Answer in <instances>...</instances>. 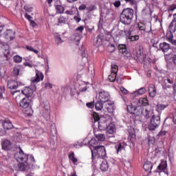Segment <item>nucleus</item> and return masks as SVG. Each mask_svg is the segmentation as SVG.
<instances>
[{
  "instance_id": "63",
  "label": "nucleus",
  "mask_w": 176,
  "mask_h": 176,
  "mask_svg": "<svg viewBox=\"0 0 176 176\" xmlns=\"http://www.w3.org/2000/svg\"><path fill=\"white\" fill-rule=\"evenodd\" d=\"M87 8V6L85 4H82L79 6L78 10H85Z\"/></svg>"
},
{
  "instance_id": "52",
  "label": "nucleus",
  "mask_w": 176,
  "mask_h": 176,
  "mask_svg": "<svg viewBox=\"0 0 176 176\" xmlns=\"http://www.w3.org/2000/svg\"><path fill=\"white\" fill-rule=\"evenodd\" d=\"M146 92V89L145 87L140 88L138 90V94H140V96H142V94H145Z\"/></svg>"
},
{
  "instance_id": "16",
  "label": "nucleus",
  "mask_w": 176,
  "mask_h": 176,
  "mask_svg": "<svg viewBox=\"0 0 176 176\" xmlns=\"http://www.w3.org/2000/svg\"><path fill=\"white\" fill-rule=\"evenodd\" d=\"M148 94L149 97L151 98H155L156 97V94H157V91H156V87L153 84H150L148 87Z\"/></svg>"
},
{
  "instance_id": "36",
  "label": "nucleus",
  "mask_w": 176,
  "mask_h": 176,
  "mask_svg": "<svg viewBox=\"0 0 176 176\" xmlns=\"http://www.w3.org/2000/svg\"><path fill=\"white\" fill-rule=\"evenodd\" d=\"M1 49L6 52L7 54H10V50H9V45L6 43H1Z\"/></svg>"
},
{
  "instance_id": "31",
  "label": "nucleus",
  "mask_w": 176,
  "mask_h": 176,
  "mask_svg": "<svg viewBox=\"0 0 176 176\" xmlns=\"http://www.w3.org/2000/svg\"><path fill=\"white\" fill-rule=\"evenodd\" d=\"M101 171H108V168H109V165H108V162L105 160L102 161L100 167Z\"/></svg>"
},
{
  "instance_id": "9",
  "label": "nucleus",
  "mask_w": 176,
  "mask_h": 176,
  "mask_svg": "<svg viewBox=\"0 0 176 176\" xmlns=\"http://www.w3.org/2000/svg\"><path fill=\"white\" fill-rule=\"evenodd\" d=\"M43 78H45L43 73L36 69V76L31 78V82L32 83H39L41 80H43Z\"/></svg>"
},
{
  "instance_id": "19",
  "label": "nucleus",
  "mask_w": 176,
  "mask_h": 176,
  "mask_svg": "<svg viewBox=\"0 0 176 176\" xmlns=\"http://www.w3.org/2000/svg\"><path fill=\"white\" fill-rule=\"evenodd\" d=\"M89 148L91 149V153L93 152L94 149H97L100 146L98 142L96 139H91L89 142Z\"/></svg>"
},
{
  "instance_id": "55",
  "label": "nucleus",
  "mask_w": 176,
  "mask_h": 176,
  "mask_svg": "<svg viewBox=\"0 0 176 176\" xmlns=\"http://www.w3.org/2000/svg\"><path fill=\"white\" fill-rule=\"evenodd\" d=\"M88 72L90 76H94V67H90L88 68Z\"/></svg>"
},
{
  "instance_id": "4",
  "label": "nucleus",
  "mask_w": 176,
  "mask_h": 176,
  "mask_svg": "<svg viewBox=\"0 0 176 176\" xmlns=\"http://www.w3.org/2000/svg\"><path fill=\"white\" fill-rule=\"evenodd\" d=\"M136 61L145 63L146 61V54H144V47L142 45H137L135 50Z\"/></svg>"
},
{
  "instance_id": "27",
  "label": "nucleus",
  "mask_w": 176,
  "mask_h": 176,
  "mask_svg": "<svg viewBox=\"0 0 176 176\" xmlns=\"http://www.w3.org/2000/svg\"><path fill=\"white\" fill-rule=\"evenodd\" d=\"M54 7L57 14H63V13H64V10H65L64 6L61 5L56 4L54 5Z\"/></svg>"
},
{
  "instance_id": "48",
  "label": "nucleus",
  "mask_w": 176,
  "mask_h": 176,
  "mask_svg": "<svg viewBox=\"0 0 176 176\" xmlns=\"http://www.w3.org/2000/svg\"><path fill=\"white\" fill-rule=\"evenodd\" d=\"M126 3H129L131 6L137 5V0H124Z\"/></svg>"
},
{
  "instance_id": "34",
  "label": "nucleus",
  "mask_w": 176,
  "mask_h": 176,
  "mask_svg": "<svg viewBox=\"0 0 176 176\" xmlns=\"http://www.w3.org/2000/svg\"><path fill=\"white\" fill-rule=\"evenodd\" d=\"M23 68L22 65H18L17 66L13 68V74L15 76H19L20 75V71Z\"/></svg>"
},
{
  "instance_id": "60",
  "label": "nucleus",
  "mask_w": 176,
  "mask_h": 176,
  "mask_svg": "<svg viewBox=\"0 0 176 176\" xmlns=\"http://www.w3.org/2000/svg\"><path fill=\"white\" fill-rule=\"evenodd\" d=\"M28 156V157L30 158V160L31 162V163H35V158L34 157V155H27Z\"/></svg>"
},
{
  "instance_id": "26",
  "label": "nucleus",
  "mask_w": 176,
  "mask_h": 176,
  "mask_svg": "<svg viewBox=\"0 0 176 176\" xmlns=\"http://www.w3.org/2000/svg\"><path fill=\"white\" fill-rule=\"evenodd\" d=\"M118 47L120 53H122V54L124 55L129 54L127 57H130V54H129V51H127V48L126 47L125 45H120Z\"/></svg>"
},
{
  "instance_id": "12",
  "label": "nucleus",
  "mask_w": 176,
  "mask_h": 176,
  "mask_svg": "<svg viewBox=\"0 0 176 176\" xmlns=\"http://www.w3.org/2000/svg\"><path fill=\"white\" fill-rule=\"evenodd\" d=\"M127 111L129 112V113L135 115V116H140V109L135 106H133V104L127 106Z\"/></svg>"
},
{
  "instance_id": "35",
  "label": "nucleus",
  "mask_w": 176,
  "mask_h": 176,
  "mask_svg": "<svg viewBox=\"0 0 176 176\" xmlns=\"http://www.w3.org/2000/svg\"><path fill=\"white\" fill-rule=\"evenodd\" d=\"M167 168V162L162 161L160 164L157 166V170L160 171H164Z\"/></svg>"
},
{
  "instance_id": "14",
  "label": "nucleus",
  "mask_w": 176,
  "mask_h": 176,
  "mask_svg": "<svg viewBox=\"0 0 176 176\" xmlns=\"http://www.w3.org/2000/svg\"><path fill=\"white\" fill-rule=\"evenodd\" d=\"M19 105L21 108L27 109L31 105V100L28 98H23L19 102Z\"/></svg>"
},
{
  "instance_id": "18",
  "label": "nucleus",
  "mask_w": 176,
  "mask_h": 176,
  "mask_svg": "<svg viewBox=\"0 0 176 176\" xmlns=\"http://www.w3.org/2000/svg\"><path fill=\"white\" fill-rule=\"evenodd\" d=\"M4 36L8 41H13L14 39V32L12 30H7L4 32Z\"/></svg>"
},
{
  "instance_id": "39",
  "label": "nucleus",
  "mask_w": 176,
  "mask_h": 176,
  "mask_svg": "<svg viewBox=\"0 0 176 176\" xmlns=\"http://www.w3.org/2000/svg\"><path fill=\"white\" fill-rule=\"evenodd\" d=\"M69 159L72 160L74 164H76V163H78V159L75 157V153L74 152H72L69 155Z\"/></svg>"
},
{
  "instance_id": "13",
  "label": "nucleus",
  "mask_w": 176,
  "mask_h": 176,
  "mask_svg": "<svg viewBox=\"0 0 176 176\" xmlns=\"http://www.w3.org/2000/svg\"><path fill=\"white\" fill-rule=\"evenodd\" d=\"M1 124L3 126V129L4 130H12V129H14V126H13V124L12 123V121H10L8 119H6L1 122Z\"/></svg>"
},
{
  "instance_id": "59",
  "label": "nucleus",
  "mask_w": 176,
  "mask_h": 176,
  "mask_svg": "<svg viewBox=\"0 0 176 176\" xmlns=\"http://www.w3.org/2000/svg\"><path fill=\"white\" fill-rule=\"evenodd\" d=\"M3 93H5V87L1 86L0 87V96L3 97Z\"/></svg>"
},
{
  "instance_id": "28",
  "label": "nucleus",
  "mask_w": 176,
  "mask_h": 176,
  "mask_svg": "<svg viewBox=\"0 0 176 176\" xmlns=\"http://www.w3.org/2000/svg\"><path fill=\"white\" fill-rule=\"evenodd\" d=\"M153 167V164L151 161H147L145 162V164L143 165V168L145 170V171H151L152 170V168Z\"/></svg>"
},
{
  "instance_id": "5",
  "label": "nucleus",
  "mask_w": 176,
  "mask_h": 176,
  "mask_svg": "<svg viewBox=\"0 0 176 176\" xmlns=\"http://www.w3.org/2000/svg\"><path fill=\"white\" fill-rule=\"evenodd\" d=\"M7 86L8 89H10L11 94H12V96H14L16 93H20V91L19 90L13 91V90H16V89H18L19 86H24V84L20 81H16V80H12L8 82Z\"/></svg>"
},
{
  "instance_id": "43",
  "label": "nucleus",
  "mask_w": 176,
  "mask_h": 176,
  "mask_svg": "<svg viewBox=\"0 0 176 176\" xmlns=\"http://www.w3.org/2000/svg\"><path fill=\"white\" fill-rule=\"evenodd\" d=\"M118 65L113 64L111 65V74H118Z\"/></svg>"
},
{
  "instance_id": "22",
  "label": "nucleus",
  "mask_w": 176,
  "mask_h": 176,
  "mask_svg": "<svg viewBox=\"0 0 176 176\" xmlns=\"http://www.w3.org/2000/svg\"><path fill=\"white\" fill-rule=\"evenodd\" d=\"M170 32H175L176 28V13L173 14V19L172 20L171 23L168 27Z\"/></svg>"
},
{
  "instance_id": "24",
  "label": "nucleus",
  "mask_w": 176,
  "mask_h": 176,
  "mask_svg": "<svg viewBox=\"0 0 176 176\" xmlns=\"http://www.w3.org/2000/svg\"><path fill=\"white\" fill-rule=\"evenodd\" d=\"M156 107V111L158 112V116H160L162 111H164V109L168 107V104H157Z\"/></svg>"
},
{
  "instance_id": "23",
  "label": "nucleus",
  "mask_w": 176,
  "mask_h": 176,
  "mask_svg": "<svg viewBox=\"0 0 176 176\" xmlns=\"http://www.w3.org/2000/svg\"><path fill=\"white\" fill-rule=\"evenodd\" d=\"M43 116L45 118L46 120H50V107L45 106V110L43 113Z\"/></svg>"
},
{
  "instance_id": "40",
  "label": "nucleus",
  "mask_w": 176,
  "mask_h": 176,
  "mask_svg": "<svg viewBox=\"0 0 176 176\" xmlns=\"http://www.w3.org/2000/svg\"><path fill=\"white\" fill-rule=\"evenodd\" d=\"M67 21V18L60 16L58 19V25H61V24H66Z\"/></svg>"
},
{
  "instance_id": "25",
  "label": "nucleus",
  "mask_w": 176,
  "mask_h": 176,
  "mask_svg": "<svg viewBox=\"0 0 176 176\" xmlns=\"http://www.w3.org/2000/svg\"><path fill=\"white\" fill-rule=\"evenodd\" d=\"M140 39V36L132 35L131 30H129V36L126 37V41H130V42H135Z\"/></svg>"
},
{
  "instance_id": "6",
  "label": "nucleus",
  "mask_w": 176,
  "mask_h": 176,
  "mask_svg": "<svg viewBox=\"0 0 176 176\" xmlns=\"http://www.w3.org/2000/svg\"><path fill=\"white\" fill-rule=\"evenodd\" d=\"M160 126V116L153 115L148 124V130L153 131L155 129H157Z\"/></svg>"
},
{
  "instance_id": "21",
  "label": "nucleus",
  "mask_w": 176,
  "mask_h": 176,
  "mask_svg": "<svg viewBox=\"0 0 176 176\" xmlns=\"http://www.w3.org/2000/svg\"><path fill=\"white\" fill-rule=\"evenodd\" d=\"M116 36H118V38H124L127 39V38L130 36V30H120L118 34L116 35Z\"/></svg>"
},
{
  "instance_id": "32",
  "label": "nucleus",
  "mask_w": 176,
  "mask_h": 176,
  "mask_svg": "<svg viewBox=\"0 0 176 176\" xmlns=\"http://www.w3.org/2000/svg\"><path fill=\"white\" fill-rule=\"evenodd\" d=\"M128 132L129 134V138L131 141H133V140H135V130L134 129V128H130L128 129Z\"/></svg>"
},
{
  "instance_id": "54",
  "label": "nucleus",
  "mask_w": 176,
  "mask_h": 176,
  "mask_svg": "<svg viewBox=\"0 0 176 176\" xmlns=\"http://www.w3.org/2000/svg\"><path fill=\"white\" fill-rule=\"evenodd\" d=\"M55 41L57 45H58L59 43H63V40L61 39V37H60L59 36H55Z\"/></svg>"
},
{
  "instance_id": "56",
  "label": "nucleus",
  "mask_w": 176,
  "mask_h": 176,
  "mask_svg": "<svg viewBox=\"0 0 176 176\" xmlns=\"http://www.w3.org/2000/svg\"><path fill=\"white\" fill-rule=\"evenodd\" d=\"M162 89L163 90H167L168 89H171V85H167V83H164L162 85Z\"/></svg>"
},
{
  "instance_id": "17",
  "label": "nucleus",
  "mask_w": 176,
  "mask_h": 176,
  "mask_svg": "<svg viewBox=\"0 0 176 176\" xmlns=\"http://www.w3.org/2000/svg\"><path fill=\"white\" fill-rule=\"evenodd\" d=\"M22 94L25 96V98H30V97H32V94H34V90L28 87H26L23 90L21 91Z\"/></svg>"
},
{
  "instance_id": "61",
  "label": "nucleus",
  "mask_w": 176,
  "mask_h": 176,
  "mask_svg": "<svg viewBox=\"0 0 176 176\" xmlns=\"http://www.w3.org/2000/svg\"><path fill=\"white\" fill-rule=\"evenodd\" d=\"M120 91H122V93L124 94H129V91H127V89H126L124 87H121Z\"/></svg>"
},
{
  "instance_id": "46",
  "label": "nucleus",
  "mask_w": 176,
  "mask_h": 176,
  "mask_svg": "<svg viewBox=\"0 0 176 176\" xmlns=\"http://www.w3.org/2000/svg\"><path fill=\"white\" fill-rule=\"evenodd\" d=\"M176 9V2L168 7V12H174Z\"/></svg>"
},
{
  "instance_id": "37",
  "label": "nucleus",
  "mask_w": 176,
  "mask_h": 176,
  "mask_svg": "<svg viewBox=\"0 0 176 176\" xmlns=\"http://www.w3.org/2000/svg\"><path fill=\"white\" fill-rule=\"evenodd\" d=\"M116 130V129H115V124H109L107 127V133H109V134H113Z\"/></svg>"
},
{
  "instance_id": "10",
  "label": "nucleus",
  "mask_w": 176,
  "mask_h": 176,
  "mask_svg": "<svg viewBox=\"0 0 176 176\" xmlns=\"http://www.w3.org/2000/svg\"><path fill=\"white\" fill-rule=\"evenodd\" d=\"M110 96L109 93L105 91H100L99 92L98 99L103 102H108L109 101Z\"/></svg>"
},
{
  "instance_id": "44",
  "label": "nucleus",
  "mask_w": 176,
  "mask_h": 176,
  "mask_svg": "<svg viewBox=\"0 0 176 176\" xmlns=\"http://www.w3.org/2000/svg\"><path fill=\"white\" fill-rule=\"evenodd\" d=\"M13 60L14 61V63H21V61H23V58H21L20 56L19 55H16L13 57Z\"/></svg>"
},
{
  "instance_id": "29",
  "label": "nucleus",
  "mask_w": 176,
  "mask_h": 176,
  "mask_svg": "<svg viewBox=\"0 0 176 176\" xmlns=\"http://www.w3.org/2000/svg\"><path fill=\"white\" fill-rule=\"evenodd\" d=\"M138 102L139 105H142L143 107H147V105H149V101L148 100V99L146 98H140L138 100Z\"/></svg>"
},
{
  "instance_id": "42",
  "label": "nucleus",
  "mask_w": 176,
  "mask_h": 176,
  "mask_svg": "<svg viewBox=\"0 0 176 176\" xmlns=\"http://www.w3.org/2000/svg\"><path fill=\"white\" fill-rule=\"evenodd\" d=\"M96 138H97L98 141H105V135L99 133L96 135Z\"/></svg>"
},
{
  "instance_id": "45",
  "label": "nucleus",
  "mask_w": 176,
  "mask_h": 176,
  "mask_svg": "<svg viewBox=\"0 0 176 176\" xmlns=\"http://www.w3.org/2000/svg\"><path fill=\"white\" fill-rule=\"evenodd\" d=\"M109 79L110 82H115V80H116V74L111 73V74L109 76Z\"/></svg>"
},
{
  "instance_id": "64",
  "label": "nucleus",
  "mask_w": 176,
  "mask_h": 176,
  "mask_svg": "<svg viewBox=\"0 0 176 176\" xmlns=\"http://www.w3.org/2000/svg\"><path fill=\"white\" fill-rule=\"evenodd\" d=\"M173 122H175V124H176V111H175L173 113Z\"/></svg>"
},
{
  "instance_id": "3",
  "label": "nucleus",
  "mask_w": 176,
  "mask_h": 176,
  "mask_svg": "<svg viewBox=\"0 0 176 176\" xmlns=\"http://www.w3.org/2000/svg\"><path fill=\"white\" fill-rule=\"evenodd\" d=\"M33 168L34 164H31L30 160L18 164V171H26V176H34V173L28 171V170H33Z\"/></svg>"
},
{
  "instance_id": "1",
  "label": "nucleus",
  "mask_w": 176,
  "mask_h": 176,
  "mask_svg": "<svg viewBox=\"0 0 176 176\" xmlns=\"http://www.w3.org/2000/svg\"><path fill=\"white\" fill-rule=\"evenodd\" d=\"M134 19V10L131 8H124L120 15V21L124 25H130Z\"/></svg>"
},
{
  "instance_id": "15",
  "label": "nucleus",
  "mask_w": 176,
  "mask_h": 176,
  "mask_svg": "<svg viewBox=\"0 0 176 176\" xmlns=\"http://www.w3.org/2000/svg\"><path fill=\"white\" fill-rule=\"evenodd\" d=\"M171 49V47L170 46V44L163 42L160 43L159 45V50H161V52H163V53H167L168 50Z\"/></svg>"
},
{
  "instance_id": "8",
  "label": "nucleus",
  "mask_w": 176,
  "mask_h": 176,
  "mask_svg": "<svg viewBox=\"0 0 176 176\" xmlns=\"http://www.w3.org/2000/svg\"><path fill=\"white\" fill-rule=\"evenodd\" d=\"M108 36L109 34H107V33H100L96 38L94 39V44L95 46H101L102 45V43L104 41L105 36Z\"/></svg>"
},
{
  "instance_id": "57",
  "label": "nucleus",
  "mask_w": 176,
  "mask_h": 176,
  "mask_svg": "<svg viewBox=\"0 0 176 176\" xmlns=\"http://www.w3.org/2000/svg\"><path fill=\"white\" fill-rule=\"evenodd\" d=\"M95 105H96V104H94V102H91L87 103V107L88 108L93 109V108H94Z\"/></svg>"
},
{
  "instance_id": "7",
  "label": "nucleus",
  "mask_w": 176,
  "mask_h": 176,
  "mask_svg": "<svg viewBox=\"0 0 176 176\" xmlns=\"http://www.w3.org/2000/svg\"><path fill=\"white\" fill-rule=\"evenodd\" d=\"M14 159L16 160L17 162H28V155L24 153L21 147L19 146V151L15 153Z\"/></svg>"
},
{
  "instance_id": "50",
  "label": "nucleus",
  "mask_w": 176,
  "mask_h": 176,
  "mask_svg": "<svg viewBox=\"0 0 176 176\" xmlns=\"http://www.w3.org/2000/svg\"><path fill=\"white\" fill-rule=\"evenodd\" d=\"M112 104L111 103H107L104 105V109H106V111L107 112H111V109H112Z\"/></svg>"
},
{
  "instance_id": "11",
  "label": "nucleus",
  "mask_w": 176,
  "mask_h": 176,
  "mask_svg": "<svg viewBox=\"0 0 176 176\" xmlns=\"http://www.w3.org/2000/svg\"><path fill=\"white\" fill-rule=\"evenodd\" d=\"M140 115H143L145 119L151 118V113H153V111L151 110L148 107H146L144 110L143 108H140Z\"/></svg>"
},
{
  "instance_id": "20",
  "label": "nucleus",
  "mask_w": 176,
  "mask_h": 176,
  "mask_svg": "<svg viewBox=\"0 0 176 176\" xmlns=\"http://www.w3.org/2000/svg\"><path fill=\"white\" fill-rule=\"evenodd\" d=\"M1 148L3 151H10L12 148V142L10 140H6L1 142Z\"/></svg>"
},
{
  "instance_id": "58",
  "label": "nucleus",
  "mask_w": 176,
  "mask_h": 176,
  "mask_svg": "<svg viewBox=\"0 0 176 176\" xmlns=\"http://www.w3.org/2000/svg\"><path fill=\"white\" fill-rule=\"evenodd\" d=\"M113 5L115 8H120V5H122V3L120 2V0H116L114 3Z\"/></svg>"
},
{
  "instance_id": "49",
  "label": "nucleus",
  "mask_w": 176,
  "mask_h": 176,
  "mask_svg": "<svg viewBox=\"0 0 176 176\" xmlns=\"http://www.w3.org/2000/svg\"><path fill=\"white\" fill-rule=\"evenodd\" d=\"M97 9V7L96 6H91L89 8H87V10L88 12H87V14H90V12H93V10H96Z\"/></svg>"
},
{
  "instance_id": "51",
  "label": "nucleus",
  "mask_w": 176,
  "mask_h": 176,
  "mask_svg": "<svg viewBox=\"0 0 176 176\" xmlns=\"http://www.w3.org/2000/svg\"><path fill=\"white\" fill-rule=\"evenodd\" d=\"M92 118H94V122H98V120H100V116L96 112L93 113Z\"/></svg>"
},
{
  "instance_id": "33",
  "label": "nucleus",
  "mask_w": 176,
  "mask_h": 176,
  "mask_svg": "<svg viewBox=\"0 0 176 176\" xmlns=\"http://www.w3.org/2000/svg\"><path fill=\"white\" fill-rule=\"evenodd\" d=\"M117 153H119V152H122V151H124V144L118 142L115 146Z\"/></svg>"
},
{
  "instance_id": "2",
  "label": "nucleus",
  "mask_w": 176,
  "mask_h": 176,
  "mask_svg": "<svg viewBox=\"0 0 176 176\" xmlns=\"http://www.w3.org/2000/svg\"><path fill=\"white\" fill-rule=\"evenodd\" d=\"M105 159L107 157V151L105 150V146H99L96 149L92 150L91 152V159L94 162V159Z\"/></svg>"
},
{
  "instance_id": "41",
  "label": "nucleus",
  "mask_w": 176,
  "mask_h": 176,
  "mask_svg": "<svg viewBox=\"0 0 176 176\" xmlns=\"http://www.w3.org/2000/svg\"><path fill=\"white\" fill-rule=\"evenodd\" d=\"M138 27L140 30V31H144V32H146V26L144 23H139L138 24Z\"/></svg>"
},
{
  "instance_id": "38",
  "label": "nucleus",
  "mask_w": 176,
  "mask_h": 176,
  "mask_svg": "<svg viewBox=\"0 0 176 176\" xmlns=\"http://www.w3.org/2000/svg\"><path fill=\"white\" fill-rule=\"evenodd\" d=\"M83 30L85 28L81 25L75 30V34H77L78 36H80L83 34Z\"/></svg>"
},
{
  "instance_id": "53",
  "label": "nucleus",
  "mask_w": 176,
  "mask_h": 176,
  "mask_svg": "<svg viewBox=\"0 0 176 176\" xmlns=\"http://www.w3.org/2000/svg\"><path fill=\"white\" fill-rule=\"evenodd\" d=\"M74 20L76 23H80V21L82 20V19H80V15H79V13L77 14V16H74Z\"/></svg>"
},
{
  "instance_id": "47",
  "label": "nucleus",
  "mask_w": 176,
  "mask_h": 176,
  "mask_svg": "<svg viewBox=\"0 0 176 176\" xmlns=\"http://www.w3.org/2000/svg\"><path fill=\"white\" fill-rule=\"evenodd\" d=\"M23 9L25 10V12H31L32 10H34V8L31 7L30 5L24 6Z\"/></svg>"
},
{
  "instance_id": "62",
  "label": "nucleus",
  "mask_w": 176,
  "mask_h": 176,
  "mask_svg": "<svg viewBox=\"0 0 176 176\" xmlns=\"http://www.w3.org/2000/svg\"><path fill=\"white\" fill-rule=\"evenodd\" d=\"M170 60L173 61V64L176 65V54H174L171 58Z\"/></svg>"
},
{
  "instance_id": "30",
  "label": "nucleus",
  "mask_w": 176,
  "mask_h": 176,
  "mask_svg": "<svg viewBox=\"0 0 176 176\" xmlns=\"http://www.w3.org/2000/svg\"><path fill=\"white\" fill-rule=\"evenodd\" d=\"M104 104H105V102L101 101L100 100H98L95 104L96 111H101V109L104 108Z\"/></svg>"
}]
</instances>
